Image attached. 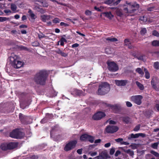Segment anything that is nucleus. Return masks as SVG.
I'll list each match as a JSON object with an SVG mask.
<instances>
[{
	"instance_id": "6ab92c4d",
	"label": "nucleus",
	"mask_w": 159,
	"mask_h": 159,
	"mask_svg": "<svg viewBox=\"0 0 159 159\" xmlns=\"http://www.w3.org/2000/svg\"><path fill=\"white\" fill-rule=\"evenodd\" d=\"M19 118L21 121L23 123H25L27 118V117L23 115L21 113H20L19 114Z\"/></svg>"
},
{
	"instance_id": "39448f33",
	"label": "nucleus",
	"mask_w": 159,
	"mask_h": 159,
	"mask_svg": "<svg viewBox=\"0 0 159 159\" xmlns=\"http://www.w3.org/2000/svg\"><path fill=\"white\" fill-rule=\"evenodd\" d=\"M102 105L105 107H108L110 108L114 111L116 113H119L120 112L121 109L120 105L119 104H116L114 105H112L110 104H108L106 103H103Z\"/></svg>"
},
{
	"instance_id": "de8ad7c7",
	"label": "nucleus",
	"mask_w": 159,
	"mask_h": 159,
	"mask_svg": "<svg viewBox=\"0 0 159 159\" xmlns=\"http://www.w3.org/2000/svg\"><path fill=\"white\" fill-rule=\"evenodd\" d=\"M60 20H59L58 18H56L52 20V22L54 23H59Z\"/></svg>"
},
{
	"instance_id": "680f3d73",
	"label": "nucleus",
	"mask_w": 159,
	"mask_h": 159,
	"mask_svg": "<svg viewBox=\"0 0 159 159\" xmlns=\"http://www.w3.org/2000/svg\"><path fill=\"white\" fill-rule=\"evenodd\" d=\"M121 152L119 150H117L116 151V152L115 154V156L116 157H117L120 154Z\"/></svg>"
},
{
	"instance_id": "473e14b6",
	"label": "nucleus",
	"mask_w": 159,
	"mask_h": 159,
	"mask_svg": "<svg viewBox=\"0 0 159 159\" xmlns=\"http://www.w3.org/2000/svg\"><path fill=\"white\" fill-rule=\"evenodd\" d=\"M159 142H156L151 144V147L152 148L155 149H157Z\"/></svg>"
},
{
	"instance_id": "bf43d9fd",
	"label": "nucleus",
	"mask_w": 159,
	"mask_h": 159,
	"mask_svg": "<svg viewBox=\"0 0 159 159\" xmlns=\"http://www.w3.org/2000/svg\"><path fill=\"white\" fill-rule=\"evenodd\" d=\"M126 106L128 107H130L132 106V104L129 102H126Z\"/></svg>"
},
{
	"instance_id": "a878e982",
	"label": "nucleus",
	"mask_w": 159,
	"mask_h": 159,
	"mask_svg": "<svg viewBox=\"0 0 159 159\" xmlns=\"http://www.w3.org/2000/svg\"><path fill=\"white\" fill-rule=\"evenodd\" d=\"M104 159L107 158L108 157L107 152L106 151H103L99 154Z\"/></svg>"
},
{
	"instance_id": "6e6d98bb",
	"label": "nucleus",
	"mask_w": 159,
	"mask_h": 159,
	"mask_svg": "<svg viewBox=\"0 0 159 159\" xmlns=\"http://www.w3.org/2000/svg\"><path fill=\"white\" fill-rule=\"evenodd\" d=\"M60 25L61 26H64L65 27H67L69 25V24L63 22H61L60 23Z\"/></svg>"
},
{
	"instance_id": "dca6fc26",
	"label": "nucleus",
	"mask_w": 159,
	"mask_h": 159,
	"mask_svg": "<svg viewBox=\"0 0 159 159\" xmlns=\"http://www.w3.org/2000/svg\"><path fill=\"white\" fill-rule=\"evenodd\" d=\"M73 92L77 96H84L85 94V93L82 90L77 89H75Z\"/></svg>"
},
{
	"instance_id": "0eeeda50",
	"label": "nucleus",
	"mask_w": 159,
	"mask_h": 159,
	"mask_svg": "<svg viewBox=\"0 0 159 159\" xmlns=\"http://www.w3.org/2000/svg\"><path fill=\"white\" fill-rule=\"evenodd\" d=\"M107 63L108 66V69L110 71L115 72L118 70V65L114 62L107 61Z\"/></svg>"
},
{
	"instance_id": "37998d69",
	"label": "nucleus",
	"mask_w": 159,
	"mask_h": 159,
	"mask_svg": "<svg viewBox=\"0 0 159 159\" xmlns=\"http://www.w3.org/2000/svg\"><path fill=\"white\" fill-rule=\"evenodd\" d=\"M19 48L22 50H25V51H28L29 50V49L27 47L22 45L20 46Z\"/></svg>"
},
{
	"instance_id": "393cba45",
	"label": "nucleus",
	"mask_w": 159,
	"mask_h": 159,
	"mask_svg": "<svg viewBox=\"0 0 159 159\" xmlns=\"http://www.w3.org/2000/svg\"><path fill=\"white\" fill-rule=\"evenodd\" d=\"M105 16L108 18L109 19H111L113 17V16L111 14V12H106L103 13Z\"/></svg>"
},
{
	"instance_id": "7ed1b4c3",
	"label": "nucleus",
	"mask_w": 159,
	"mask_h": 159,
	"mask_svg": "<svg viewBox=\"0 0 159 159\" xmlns=\"http://www.w3.org/2000/svg\"><path fill=\"white\" fill-rule=\"evenodd\" d=\"M110 89L109 84L106 82L102 83L99 85L97 93L98 95H103L107 93Z\"/></svg>"
},
{
	"instance_id": "6e6552de",
	"label": "nucleus",
	"mask_w": 159,
	"mask_h": 159,
	"mask_svg": "<svg viewBox=\"0 0 159 159\" xmlns=\"http://www.w3.org/2000/svg\"><path fill=\"white\" fill-rule=\"evenodd\" d=\"M143 98L142 96L140 95L133 96L131 97V100L136 104L140 105L142 103Z\"/></svg>"
},
{
	"instance_id": "9b49d317",
	"label": "nucleus",
	"mask_w": 159,
	"mask_h": 159,
	"mask_svg": "<svg viewBox=\"0 0 159 159\" xmlns=\"http://www.w3.org/2000/svg\"><path fill=\"white\" fill-rule=\"evenodd\" d=\"M105 116V114L104 112L99 111L93 115L92 118L94 120H98L101 119Z\"/></svg>"
},
{
	"instance_id": "49530a36",
	"label": "nucleus",
	"mask_w": 159,
	"mask_h": 159,
	"mask_svg": "<svg viewBox=\"0 0 159 159\" xmlns=\"http://www.w3.org/2000/svg\"><path fill=\"white\" fill-rule=\"evenodd\" d=\"M125 44V45H129V44H130L129 40L128 39H126L124 41Z\"/></svg>"
},
{
	"instance_id": "e433bc0d",
	"label": "nucleus",
	"mask_w": 159,
	"mask_h": 159,
	"mask_svg": "<svg viewBox=\"0 0 159 159\" xmlns=\"http://www.w3.org/2000/svg\"><path fill=\"white\" fill-rule=\"evenodd\" d=\"M126 153L128 154L130 156L133 157L134 155V152L130 149H128L126 151Z\"/></svg>"
},
{
	"instance_id": "5701e85b",
	"label": "nucleus",
	"mask_w": 159,
	"mask_h": 159,
	"mask_svg": "<svg viewBox=\"0 0 159 159\" xmlns=\"http://www.w3.org/2000/svg\"><path fill=\"white\" fill-rule=\"evenodd\" d=\"M28 13H29L30 16L32 20H34L37 18V16L33 13L31 10H29Z\"/></svg>"
},
{
	"instance_id": "09e8293b",
	"label": "nucleus",
	"mask_w": 159,
	"mask_h": 159,
	"mask_svg": "<svg viewBox=\"0 0 159 159\" xmlns=\"http://www.w3.org/2000/svg\"><path fill=\"white\" fill-rule=\"evenodd\" d=\"M140 128V125H139L136 126L134 129V131H137L139 130Z\"/></svg>"
},
{
	"instance_id": "a19ab883",
	"label": "nucleus",
	"mask_w": 159,
	"mask_h": 159,
	"mask_svg": "<svg viewBox=\"0 0 159 159\" xmlns=\"http://www.w3.org/2000/svg\"><path fill=\"white\" fill-rule=\"evenodd\" d=\"M9 20V18L0 17V22H2Z\"/></svg>"
},
{
	"instance_id": "338daca9",
	"label": "nucleus",
	"mask_w": 159,
	"mask_h": 159,
	"mask_svg": "<svg viewBox=\"0 0 159 159\" xmlns=\"http://www.w3.org/2000/svg\"><path fill=\"white\" fill-rule=\"evenodd\" d=\"M79 46V44L78 43H75L73 44L72 45V48H74L75 47H77Z\"/></svg>"
},
{
	"instance_id": "8fccbe9b",
	"label": "nucleus",
	"mask_w": 159,
	"mask_h": 159,
	"mask_svg": "<svg viewBox=\"0 0 159 159\" xmlns=\"http://www.w3.org/2000/svg\"><path fill=\"white\" fill-rule=\"evenodd\" d=\"M115 148H111L110 150V154L111 155H112L114 154L115 152Z\"/></svg>"
},
{
	"instance_id": "f03ea898",
	"label": "nucleus",
	"mask_w": 159,
	"mask_h": 159,
	"mask_svg": "<svg viewBox=\"0 0 159 159\" xmlns=\"http://www.w3.org/2000/svg\"><path fill=\"white\" fill-rule=\"evenodd\" d=\"M47 75V73L46 70H40L34 75L33 81L37 85H44L46 83Z\"/></svg>"
},
{
	"instance_id": "1a4fd4ad",
	"label": "nucleus",
	"mask_w": 159,
	"mask_h": 159,
	"mask_svg": "<svg viewBox=\"0 0 159 159\" xmlns=\"http://www.w3.org/2000/svg\"><path fill=\"white\" fill-rule=\"evenodd\" d=\"M77 143V141L75 140L70 142L66 145L64 150L66 151H68L72 149L75 148Z\"/></svg>"
},
{
	"instance_id": "58836bf2",
	"label": "nucleus",
	"mask_w": 159,
	"mask_h": 159,
	"mask_svg": "<svg viewBox=\"0 0 159 159\" xmlns=\"http://www.w3.org/2000/svg\"><path fill=\"white\" fill-rule=\"evenodd\" d=\"M152 45L154 46H159V41L154 40L152 42Z\"/></svg>"
},
{
	"instance_id": "72a5a7b5",
	"label": "nucleus",
	"mask_w": 159,
	"mask_h": 159,
	"mask_svg": "<svg viewBox=\"0 0 159 159\" xmlns=\"http://www.w3.org/2000/svg\"><path fill=\"white\" fill-rule=\"evenodd\" d=\"M94 137L90 135H89L87 140L89 141L91 143H93L94 142Z\"/></svg>"
},
{
	"instance_id": "13d9d810",
	"label": "nucleus",
	"mask_w": 159,
	"mask_h": 159,
	"mask_svg": "<svg viewBox=\"0 0 159 159\" xmlns=\"http://www.w3.org/2000/svg\"><path fill=\"white\" fill-rule=\"evenodd\" d=\"M39 44V43L37 42H33L32 43V45L33 46H37Z\"/></svg>"
},
{
	"instance_id": "ea45409f",
	"label": "nucleus",
	"mask_w": 159,
	"mask_h": 159,
	"mask_svg": "<svg viewBox=\"0 0 159 159\" xmlns=\"http://www.w3.org/2000/svg\"><path fill=\"white\" fill-rule=\"evenodd\" d=\"M150 153L156 157H159V154L158 152H155L154 151H151Z\"/></svg>"
},
{
	"instance_id": "4468645a",
	"label": "nucleus",
	"mask_w": 159,
	"mask_h": 159,
	"mask_svg": "<svg viewBox=\"0 0 159 159\" xmlns=\"http://www.w3.org/2000/svg\"><path fill=\"white\" fill-rule=\"evenodd\" d=\"M52 118V116L51 115L48 114L46 117L43 118L40 121V122L42 124L45 123L48 121L49 119H50Z\"/></svg>"
},
{
	"instance_id": "052dcab7",
	"label": "nucleus",
	"mask_w": 159,
	"mask_h": 159,
	"mask_svg": "<svg viewBox=\"0 0 159 159\" xmlns=\"http://www.w3.org/2000/svg\"><path fill=\"white\" fill-rule=\"evenodd\" d=\"M139 137L141 136L142 138H144L146 136V134L143 133H139Z\"/></svg>"
},
{
	"instance_id": "f3484780",
	"label": "nucleus",
	"mask_w": 159,
	"mask_h": 159,
	"mask_svg": "<svg viewBox=\"0 0 159 159\" xmlns=\"http://www.w3.org/2000/svg\"><path fill=\"white\" fill-rule=\"evenodd\" d=\"M55 52L57 53L60 54L63 57H66L68 56V54L67 53L64 52H63L61 51L59 48H58V49L55 50Z\"/></svg>"
},
{
	"instance_id": "9d476101",
	"label": "nucleus",
	"mask_w": 159,
	"mask_h": 159,
	"mask_svg": "<svg viewBox=\"0 0 159 159\" xmlns=\"http://www.w3.org/2000/svg\"><path fill=\"white\" fill-rule=\"evenodd\" d=\"M118 129L119 128L117 126L109 125L107 126L105 131L108 133L112 134L117 131Z\"/></svg>"
},
{
	"instance_id": "c756f323",
	"label": "nucleus",
	"mask_w": 159,
	"mask_h": 159,
	"mask_svg": "<svg viewBox=\"0 0 159 159\" xmlns=\"http://www.w3.org/2000/svg\"><path fill=\"white\" fill-rule=\"evenodd\" d=\"M1 148L3 150L6 151L8 149L7 144H2L1 145Z\"/></svg>"
},
{
	"instance_id": "69168bd1",
	"label": "nucleus",
	"mask_w": 159,
	"mask_h": 159,
	"mask_svg": "<svg viewBox=\"0 0 159 159\" xmlns=\"http://www.w3.org/2000/svg\"><path fill=\"white\" fill-rule=\"evenodd\" d=\"M27 25H23V24L19 26V28H27Z\"/></svg>"
},
{
	"instance_id": "c03bdc74",
	"label": "nucleus",
	"mask_w": 159,
	"mask_h": 159,
	"mask_svg": "<svg viewBox=\"0 0 159 159\" xmlns=\"http://www.w3.org/2000/svg\"><path fill=\"white\" fill-rule=\"evenodd\" d=\"M147 30L145 28H143L140 31L141 34L143 35L146 33Z\"/></svg>"
},
{
	"instance_id": "4c0bfd02",
	"label": "nucleus",
	"mask_w": 159,
	"mask_h": 159,
	"mask_svg": "<svg viewBox=\"0 0 159 159\" xmlns=\"http://www.w3.org/2000/svg\"><path fill=\"white\" fill-rule=\"evenodd\" d=\"M11 8L13 11H14L16 10L17 9V7L15 4L12 3L11 4Z\"/></svg>"
},
{
	"instance_id": "c9c22d12",
	"label": "nucleus",
	"mask_w": 159,
	"mask_h": 159,
	"mask_svg": "<svg viewBox=\"0 0 159 159\" xmlns=\"http://www.w3.org/2000/svg\"><path fill=\"white\" fill-rule=\"evenodd\" d=\"M43 1V3H40L42 6L44 7H48V2L46 0H42Z\"/></svg>"
},
{
	"instance_id": "ddd939ff",
	"label": "nucleus",
	"mask_w": 159,
	"mask_h": 159,
	"mask_svg": "<svg viewBox=\"0 0 159 159\" xmlns=\"http://www.w3.org/2000/svg\"><path fill=\"white\" fill-rule=\"evenodd\" d=\"M122 121L126 124L131 123V119L128 116H123L122 117Z\"/></svg>"
},
{
	"instance_id": "a18cd8bd",
	"label": "nucleus",
	"mask_w": 159,
	"mask_h": 159,
	"mask_svg": "<svg viewBox=\"0 0 159 159\" xmlns=\"http://www.w3.org/2000/svg\"><path fill=\"white\" fill-rule=\"evenodd\" d=\"M144 57V55H141L139 57L135 56V57L136 58L139 60L143 61L144 60V59L143 58V57Z\"/></svg>"
},
{
	"instance_id": "aec40b11",
	"label": "nucleus",
	"mask_w": 159,
	"mask_h": 159,
	"mask_svg": "<svg viewBox=\"0 0 159 159\" xmlns=\"http://www.w3.org/2000/svg\"><path fill=\"white\" fill-rule=\"evenodd\" d=\"M41 20L44 22H46L47 20H48L50 18V16L49 15H43L41 16Z\"/></svg>"
},
{
	"instance_id": "2f4dec72",
	"label": "nucleus",
	"mask_w": 159,
	"mask_h": 159,
	"mask_svg": "<svg viewBox=\"0 0 159 159\" xmlns=\"http://www.w3.org/2000/svg\"><path fill=\"white\" fill-rule=\"evenodd\" d=\"M136 71L142 75H143L144 74V73L142 69L140 68H138L136 69Z\"/></svg>"
},
{
	"instance_id": "f257e3e1",
	"label": "nucleus",
	"mask_w": 159,
	"mask_h": 159,
	"mask_svg": "<svg viewBox=\"0 0 159 159\" xmlns=\"http://www.w3.org/2000/svg\"><path fill=\"white\" fill-rule=\"evenodd\" d=\"M123 7V10L127 15L133 16L139 12V5L136 2L128 3L126 2Z\"/></svg>"
},
{
	"instance_id": "603ef678",
	"label": "nucleus",
	"mask_w": 159,
	"mask_h": 159,
	"mask_svg": "<svg viewBox=\"0 0 159 159\" xmlns=\"http://www.w3.org/2000/svg\"><path fill=\"white\" fill-rule=\"evenodd\" d=\"M38 36L39 38L40 39L42 38H45L46 37V36H45V35L43 34V33H41V34H38Z\"/></svg>"
},
{
	"instance_id": "bb28decb",
	"label": "nucleus",
	"mask_w": 159,
	"mask_h": 159,
	"mask_svg": "<svg viewBox=\"0 0 159 159\" xmlns=\"http://www.w3.org/2000/svg\"><path fill=\"white\" fill-rule=\"evenodd\" d=\"M89 135L86 134L82 135L80 137V139L83 141L87 140Z\"/></svg>"
},
{
	"instance_id": "412c9836",
	"label": "nucleus",
	"mask_w": 159,
	"mask_h": 159,
	"mask_svg": "<svg viewBox=\"0 0 159 159\" xmlns=\"http://www.w3.org/2000/svg\"><path fill=\"white\" fill-rule=\"evenodd\" d=\"M139 137V133L134 134H131L129 135L128 139L129 140H131L133 139H135L138 138Z\"/></svg>"
},
{
	"instance_id": "423d86ee",
	"label": "nucleus",
	"mask_w": 159,
	"mask_h": 159,
	"mask_svg": "<svg viewBox=\"0 0 159 159\" xmlns=\"http://www.w3.org/2000/svg\"><path fill=\"white\" fill-rule=\"evenodd\" d=\"M10 136L12 138L15 139H21L24 136L22 132L20 131L18 129L13 130L10 134Z\"/></svg>"
},
{
	"instance_id": "f8f14e48",
	"label": "nucleus",
	"mask_w": 159,
	"mask_h": 159,
	"mask_svg": "<svg viewBox=\"0 0 159 159\" xmlns=\"http://www.w3.org/2000/svg\"><path fill=\"white\" fill-rule=\"evenodd\" d=\"M116 84L118 86H125L128 83L127 80H115Z\"/></svg>"
},
{
	"instance_id": "5fc2aeb1",
	"label": "nucleus",
	"mask_w": 159,
	"mask_h": 159,
	"mask_svg": "<svg viewBox=\"0 0 159 159\" xmlns=\"http://www.w3.org/2000/svg\"><path fill=\"white\" fill-rule=\"evenodd\" d=\"M152 34L157 37L159 36V33L156 30H154Z\"/></svg>"
},
{
	"instance_id": "4d7b16f0",
	"label": "nucleus",
	"mask_w": 159,
	"mask_h": 159,
	"mask_svg": "<svg viewBox=\"0 0 159 159\" xmlns=\"http://www.w3.org/2000/svg\"><path fill=\"white\" fill-rule=\"evenodd\" d=\"M123 140V139L122 138H118L117 139H115V141L119 143L121 142H122Z\"/></svg>"
},
{
	"instance_id": "a211bd4d",
	"label": "nucleus",
	"mask_w": 159,
	"mask_h": 159,
	"mask_svg": "<svg viewBox=\"0 0 159 159\" xmlns=\"http://www.w3.org/2000/svg\"><path fill=\"white\" fill-rule=\"evenodd\" d=\"M34 9L42 14H44L45 12V10L37 6H34Z\"/></svg>"
},
{
	"instance_id": "f704fd0d",
	"label": "nucleus",
	"mask_w": 159,
	"mask_h": 159,
	"mask_svg": "<svg viewBox=\"0 0 159 159\" xmlns=\"http://www.w3.org/2000/svg\"><path fill=\"white\" fill-rule=\"evenodd\" d=\"M116 13L117 15L121 17L123 15L122 11L119 9H117L116 10Z\"/></svg>"
},
{
	"instance_id": "20e7f679",
	"label": "nucleus",
	"mask_w": 159,
	"mask_h": 159,
	"mask_svg": "<svg viewBox=\"0 0 159 159\" xmlns=\"http://www.w3.org/2000/svg\"><path fill=\"white\" fill-rule=\"evenodd\" d=\"M17 56L14 54H11V56L9 57L10 63L14 67L18 69L22 67L23 65V63L17 60Z\"/></svg>"
},
{
	"instance_id": "7c9ffc66",
	"label": "nucleus",
	"mask_w": 159,
	"mask_h": 159,
	"mask_svg": "<svg viewBox=\"0 0 159 159\" xmlns=\"http://www.w3.org/2000/svg\"><path fill=\"white\" fill-rule=\"evenodd\" d=\"M144 70L145 72V77L147 79H148L150 77V74L148 70L145 68H144Z\"/></svg>"
},
{
	"instance_id": "774afa93",
	"label": "nucleus",
	"mask_w": 159,
	"mask_h": 159,
	"mask_svg": "<svg viewBox=\"0 0 159 159\" xmlns=\"http://www.w3.org/2000/svg\"><path fill=\"white\" fill-rule=\"evenodd\" d=\"M30 158L31 159H37L38 158V157L37 156L35 155L32 156L30 157Z\"/></svg>"
},
{
	"instance_id": "3c124183",
	"label": "nucleus",
	"mask_w": 159,
	"mask_h": 159,
	"mask_svg": "<svg viewBox=\"0 0 159 159\" xmlns=\"http://www.w3.org/2000/svg\"><path fill=\"white\" fill-rule=\"evenodd\" d=\"M85 13L87 16H90L91 15L92 12L89 10H86L85 11Z\"/></svg>"
},
{
	"instance_id": "cd10ccee",
	"label": "nucleus",
	"mask_w": 159,
	"mask_h": 159,
	"mask_svg": "<svg viewBox=\"0 0 159 159\" xmlns=\"http://www.w3.org/2000/svg\"><path fill=\"white\" fill-rule=\"evenodd\" d=\"M106 40L108 41L109 42H114L118 41V39L115 38L108 37L106 38Z\"/></svg>"
},
{
	"instance_id": "79ce46f5",
	"label": "nucleus",
	"mask_w": 159,
	"mask_h": 159,
	"mask_svg": "<svg viewBox=\"0 0 159 159\" xmlns=\"http://www.w3.org/2000/svg\"><path fill=\"white\" fill-rule=\"evenodd\" d=\"M154 67L155 69H159V62L157 61L154 63Z\"/></svg>"
},
{
	"instance_id": "e2e57ef3",
	"label": "nucleus",
	"mask_w": 159,
	"mask_h": 159,
	"mask_svg": "<svg viewBox=\"0 0 159 159\" xmlns=\"http://www.w3.org/2000/svg\"><path fill=\"white\" fill-rule=\"evenodd\" d=\"M110 124L115 125L116 124V122L113 120H110L109 121Z\"/></svg>"
},
{
	"instance_id": "b1692460",
	"label": "nucleus",
	"mask_w": 159,
	"mask_h": 159,
	"mask_svg": "<svg viewBox=\"0 0 159 159\" xmlns=\"http://www.w3.org/2000/svg\"><path fill=\"white\" fill-rule=\"evenodd\" d=\"M151 84L152 88L156 91L159 90V88L156 85V84L153 79H152L151 81Z\"/></svg>"
},
{
	"instance_id": "4be33fe9",
	"label": "nucleus",
	"mask_w": 159,
	"mask_h": 159,
	"mask_svg": "<svg viewBox=\"0 0 159 159\" xmlns=\"http://www.w3.org/2000/svg\"><path fill=\"white\" fill-rule=\"evenodd\" d=\"M157 7L155 5H150L147 8V10L148 11H153L157 10Z\"/></svg>"
},
{
	"instance_id": "0e129e2a",
	"label": "nucleus",
	"mask_w": 159,
	"mask_h": 159,
	"mask_svg": "<svg viewBox=\"0 0 159 159\" xmlns=\"http://www.w3.org/2000/svg\"><path fill=\"white\" fill-rule=\"evenodd\" d=\"M90 154L91 156L94 157L97 155V153L96 152H92L90 153Z\"/></svg>"
},
{
	"instance_id": "c85d7f7f",
	"label": "nucleus",
	"mask_w": 159,
	"mask_h": 159,
	"mask_svg": "<svg viewBox=\"0 0 159 159\" xmlns=\"http://www.w3.org/2000/svg\"><path fill=\"white\" fill-rule=\"evenodd\" d=\"M135 83L136 84L138 87L139 89L140 90H143L144 89V87L143 85L142 84L138 81H136Z\"/></svg>"
},
{
	"instance_id": "2eb2a0df",
	"label": "nucleus",
	"mask_w": 159,
	"mask_h": 159,
	"mask_svg": "<svg viewBox=\"0 0 159 159\" xmlns=\"http://www.w3.org/2000/svg\"><path fill=\"white\" fill-rule=\"evenodd\" d=\"M7 145L8 149H12L17 147L18 143H17L11 142L8 144Z\"/></svg>"
},
{
	"instance_id": "864d4df0",
	"label": "nucleus",
	"mask_w": 159,
	"mask_h": 159,
	"mask_svg": "<svg viewBox=\"0 0 159 159\" xmlns=\"http://www.w3.org/2000/svg\"><path fill=\"white\" fill-rule=\"evenodd\" d=\"M113 0H107L105 2V3L107 4H110L112 3Z\"/></svg>"
}]
</instances>
